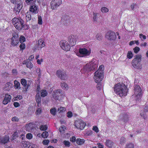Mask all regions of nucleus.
<instances>
[{
    "label": "nucleus",
    "instance_id": "f03ea898",
    "mask_svg": "<svg viewBox=\"0 0 148 148\" xmlns=\"http://www.w3.org/2000/svg\"><path fill=\"white\" fill-rule=\"evenodd\" d=\"M132 62V66L136 69H140L142 68V65L140 63L141 61V56L140 55H136Z\"/></svg>",
    "mask_w": 148,
    "mask_h": 148
},
{
    "label": "nucleus",
    "instance_id": "3c124183",
    "mask_svg": "<svg viewBox=\"0 0 148 148\" xmlns=\"http://www.w3.org/2000/svg\"><path fill=\"white\" fill-rule=\"evenodd\" d=\"M10 83H7L5 84V88L6 90H8L9 88H11V86L10 85Z\"/></svg>",
    "mask_w": 148,
    "mask_h": 148
},
{
    "label": "nucleus",
    "instance_id": "a19ab883",
    "mask_svg": "<svg viewBox=\"0 0 148 148\" xmlns=\"http://www.w3.org/2000/svg\"><path fill=\"white\" fill-rule=\"evenodd\" d=\"M50 113L53 115H55L56 114V109L55 108L51 109L50 110Z\"/></svg>",
    "mask_w": 148,
    "mask_h": 148
},
{
    "label": "nucleus",
    "instance_id": "aec40b11",
    "mask_svg": "<svg viewBox=\"0 0 148 148\" xmlns=\"http://www.w3.org/2000/svg\"><path fill=\"white\" fill-rule=\"evenodd\" d=\"M23 64H26L27 68L31 69L33 67V64L30 61H28L27 60H25L23 62Z\"/></svg>",
    "mask_w": 148,
    "mask_h": 148
},
{
    "label": "nucleus",
    "instance_id": "4d7b16f0",
    "mask_svg": "<svg viewBox=\"0 0 148 148\" xmlns=\"http://www.w3.org/2000/svg\"><path fill=\"white\" fill-rule=\"evenodd\" d=\"M35 0H25V1L27 4L29 5L34 2Z\"/></svg>",
    "mask_w": 148,
    "mask_h": 148
},
{
    "label": "nucleus",
    "instance_id": "6e6552de",
    "mask_svg": "<svg viewBox=\"0 0 148 148\" xmlns=\"http://www.w3.org/2000/svg\"><path fill=\"white\" fill-rule=\"evenodd\" d=\"M61 0H52L51 3V8L53 10H55L62 4Z\"/></svg>",
    "mask_w": 148,
    "mask_h": 148
},
{
    "label": "nucleus",
    "instance_id": "c9c22d12",
    "mask_svg": "<svg viewBox=\"0 0 148 148\" xmlns=\"http://www.w3.org/2000/svg\"><path fill=\"white\" fill-rule=\"evenodd\" d=\"M47 92L45 90H42L41 91V96L42 97H45L47 95Z\"/></svg>",
    "mask_w": 148,
    "mask_h": 148
},
{
    "label": "nucleus",
    "instance_id": "49530a36",
    "mask_svg": "<svg viewBox=\"0 0 148 148\" xmlns=\"http://www.w3.org/2000/svg\"><path fill=\"white\" fill-rule=\"evenodd\" d=\"M96 38L97 40H100L102 38V36L101 34H97L96 36Z\"/></svg>",
    "mask_w": 148,
    "mask_h": 148
},
{
    "label": "nucleus",
    "instance_id": "864d4df0",
    "mask_svg": "<svg viewBox=\"0 0 148 148\" xmlns=\"http://www.w3.org/2000/svg\"><path fill=\"white\" fill-rule=\"evenodd\" d=\"M38 23L40 25H41L42 23V18L40 16H38Z\"/></svg>",
    "mask_w": 148,
    "mask_h": 148
},
{
    "label": "nucleus",
    "instance_id": "393cba45",
    "mask_svg": "<svg viewBox=\"0 0 148 148\" xmlns=\"http://www.w3.org/2000/svg\"><path fill=\"white\" fill-rule=\"evenodd\" d=\"M85 140L84 139H81L80 138H77L76 140V142L78 145H82L84 143Z\"/></svg>",
    "mask_w": 148,
    "mask_h": 148
},
{
    "label": "nucleus",
    "instance_id": "338daca9",
    "mask_svg": "<svg viewBox=\"0 0 148 148\" xmlns=\"http://www.w3.org/2000/svg\"><path fill=\"white\" fill-rule=\"evenodd\" d=\"M12 73L14 75H16L17 74V71L16 69H13L12 70Z\"/></svg>",
    "mask_w": 148,
    "mask_h": 148
},
{
    "label": "nucleus",
    "instance_id": "4be33fe9",
    "mask_svg": "<svg viewBox=\"0 0 148 148\" xmlns=\"http://www.w3.org/2000/svg\"><path fill=\"white\" fill-rule=\"evenodd\" d=\"M14 88L18 90L20 89H21L20 84L19 82L17 81V80H15L14 81Z\"/></svg>",
    "mask_w": 148,
    "mask_h": 148
},
{
    "label": "nucleus",
    "instance_id": "4468645a",
    "mask_svg": "<svg viewBox=\"0 0 148 148\" xmlns=\"http://www.w3.org/2000/svg\"><path fill=\"white\" fill-rule=\"evenodd\" d=\"M45 44L44 41L42 39H40L38 41V43L36 45V47L38 50H40L42 47H45Z\"/></svg>",
    "mask_w": 148,
    "mask_h": 148
},
{
    "label": "nucleus",
    "instance_id": "ddd939ff",
    "mask_svg": "<svg viewBox=\"0 0 148 148\" xmlns=\"http://www.w3.org/2000/svg\"><path fill=\"white\" fill-rule=\"evenodd\" d=\"M56 75L62 80H64L66 78L65 74L63 71L60 70H58L56 72Z\"/></svg>",
    "mask_w": 148,
    "mask_h": 148
},
{
    "label": "nucleus",
    "instance_id": "de8ad7c7",
    "mask_svg": "<svg viewBox=\"0 0 148 148\" xmlns=\"http://www.w3.org/2000/svg\"><path fill=\"white\" fill-rule=\"evenodd\" d=\"M108 9L106 7H103L101 9V11L102 12H108Z\"/></svg>",
    "mask_w": 148,
    "mask_h": 148
},
{
    "label": "nucleus",
    "instance_id": "6e6d98bb",
    "mask_svg": "<svg viewBox=\"0 0 148 148\" xmlns=\"http://www.w3.org/2000/svg\"><path fill=\"white\" fill-rule=\"evenodd\" d=\"M25 46L24 43H21L19 47L21 50H23L25 49Z\"/></svg>",
    "mask_w": 148,
    "mask_h": 148
},
{
    "label": "nucleus",
    "instance_id": "6ab92c4d",
    "mask_svg": "<svg viewBox=\"0 0 148 148\" xmlns=\"http://www.w3.org/2000/svg\"><path fill=\"white\" fill-rule=\"evenodd\" d=\"M0 142L3 144L7 143L9 140V137L8 136H5L1 138Z\"/></svg>",
    "mask_w": 148,
    "mask_h": 148
},
{
    "label": "nucleus",
    "instance_id": "5701e85b",
    "mask_svg": "<svg viewBox=\"0 0 148 148\" xmlns=\"http://www.w3.org/2000/svg\"><path fill=\"white\" fill-rule=\"evenodd\" d=\"M18 43V39H17V40H16V39H15V38H11V44L13 46H14L16 45Z\"/></svg>",
    "mask_w": 148,
    "mask_h": 148
},
{
    "label": "nucleus",
    "instance_id": "a878e982",
    "mask_svg": "<svg viewBox=\"0 0 148 148\" xmlns=\"http://www.w3.org/2000/svg\"><path fill=\"white\" fill-rule=\"evenodd\" d=\"M91 68L90 69V70L92 71L95 70L97 67V65L96 63H91Z\"/></svg>",
    "mask_w": 148,
    "mask_h": 148
},
{
    "label": "nucleus",
    "instance_id": "c03bdc74",
    "mask_svg": "<svg viewBox=\"0 0 148 148\" xmlns=\"http://www.w3.org/2000/svg\"><path fill=\"white\" fill-rule=\"evenodd\" d=\"M63 143L66 147H69L70 145V143L69 141L65 140L63 141Z\"/></svg>",
    "mask_w": 148,
    "mask_h": 148
},
{
    "label": "nucleus",
    "instance_id": "412c9836",
    "mask_svg": "<svg viewBox=\"0 0 148 148\" xmlns=\"http://www.w3.org/2000/svg\"><path fill=\"white\" fill-rule=\"evenodd\" d=\"M114 143L112 140H107L106 142V145L110 148H112L113 146Z\"/></svg>",
    "mask_w": 148,
    "mask_h": 148
},
{
    "label": "nucleus",
    "instance_id": "dca6fc26",
    "mask_svg": "<svg viewBox=\"0 0 148 148\" xmlns=\"http://www.w3.org/2000/svg\"><path fill=\"white\" fill-rule=\"evenodd\" d=\"M23 7L22 3L15 5L14 9V11L16 14H18Z\"/></svg>",
    "mask_w": 148,
    "mask_h": 148
},
{
    "label": "nucleus",
    "instance_id": "774afa93",
    "mask_svg": "<svg viewBox=\"0 0 148 148\" xmlns=\"http://www.w3.org/2000/svg\"><path fill=\"white\" fill-rule=\"evenodd\" d=\"M14 105L15 107H17L19 106V104L17 102H15L14 103Z\"/></svg>",
    "mask_w": 148,
    "mask_h": 148
},
{
    "label": "nucleus",
    "instance_id": "423d86ee",
    "mask_svg": "<svg viewBox=\"0 0 148 148\" xmlns=\"http://www.w3.org/2000/svg\"><path fill=\"white\" fill-rule=\"evenodd\" d=\"M86 123L81 120H78L75 121V126L78 129H83L86 126Z\"/></svg>",
    "mask_w": 148,
    "mask_h": 148
},
{
    "label": "nucleus",
    "instance_id": "7ed1b4c3",
    "mask_svg": "<svg viewBox=\"0 0 148 148\" xmlns=\"http://www.w3.org/2000/svg\"><path fill=\"white\" fill-rule=\"evenodd\" d=\"M12 22L15 27L18 30L22 29V25L24 23L23 21L20 18H14L12 20Z\"/></svg>",
    "mask_w": 148,
    "mask_h": 148
},
{
    "label": "nucleus",
    "instance_id": "f257e3e1",
    "mask_svg": "<svg viewBox=\"0 0 148 148\" xmlns=\"http://www.w3.org/2000/svg\"><path fill=\"white\" fill-rule=\"evenodd\" d=\"M114 88V91L119 96H125L127 95L128 90L126 86L123 83H119L116 84Z\"/></svg>",
    "mask_w": 148,
    "mask_h": 148
},
{
    "label": "nucleus",
    "instance_id": "a211bd4d",
    "mask_svg": "<svg viewBox=\"0 0 148 148\" xmlns=\"http://www.w3.org/2000/svg\"><path fill=\"white\" fill-rule=\"evenodd\" d=\"M30 11L33 13H37L38 11V6L36 5L31 6L30 8Z\"/></svg>",
    "mask_w": 148,
    "mask_h": 148
},
{
    "label": "nucleus",
    "instance_id": "9d476101",
    "mask_svg": "<svg viewBox=\"0 0 148 148\" xmlns=\"http://www.w3.org/2000/svg\"><path fill=\"white\" fill-rule=\"evenodd\" d=\"M78 37L76 35H71L69 36L68 38V41L70 45L73 46L76 44V40Z\"/></svg>",
    "mask_w": 148,
    "mask_h": 148
},
{
    "label": "nucleus",
    "instance_id": "5fc2aeb1",
    "mask_svg": "<svg viewBox=\"0 0 148 148\" xmlns=\"http://www.w3.org/2000/svg\"><path fill=\"white\" fill-rule=\"evenodd\" d=\"M32 137V135L31 133H28L26 135V138H27L30 139Z\"/></svg>",
    "mask_w": 148,
    "mask_h": 148
},
{
    "label": "nucleus",
    "instance_id": "ea45409f",
    "mask_svg": "<svg viewBox=\"0 0 148 148\" xmlns=\"http://www.w3.org/2000/svg\"><path fill=\"white\" fill-rule=\"evenodd\" d=\"M12 35L13 37H12V38L16 39V40H17V39H18V34L16 33H13L12 34Z\"/></svg>",
    "mask_w": 148,
    "mask_h": 148
},
{
    "label": "nucleus",
    "instance_id": "a18cd8bd",
    "mask_svg": "<svg viewBox=\"0 0 148 148\" xmlns=\"http://www.w3.org/2000/svg\"><path fill=\"white\" fill-rule=\"evenodd\" d=\"M98 83L97 85V90H100L102 88V86H101V83H100V82H98Z\"/></svg>",
    "mask_w": 148,
    "mask_h": 148
},
{
    "label": "nucleus",
    "instance_id": "37998d69",
    "mask_svg": "<svg viewBox=\"0 0 148 148\" xmlns=\"http://www.w3.org/2000/svg\"><path fill=\"white\" fill-rule=\"evenodd\" d=\"M66 129V128L64 126H61L59 128V131L61 133H63V132Z\"/></svg>",
    "mask_w": 148,
    "mask_h": 148
},
{
    "label": "nucleus",
    "instance_id": "4c0bfd02",
    "mask_svg": "<svg viewBox=\"0 0 148 148\" xmlns=\"http://www.w3.org/2000/svg\"><path fill=\"white\" fill-rule=\"evenodd\" d=\"M133 54L131 51L128 52L127 56L128 58L130 59H131L133 57Z\"/></svg>",
    "mask_w": 148,
    "mask_h": 148
},
{
    "label": "nucleus",
    "instance_id": "f3484780",
    "mask_svg": "<svg viewBox=\"0 0 148 148\" xmlns=\"http://www.w3.org/2000/svg\"><path fill=\"white\" fill-rule=\"evenodd\" d=\"M11 97V96L10 95L8 94H5L4 100L3 101V104L4 105L8 104L10 102Z\"/></svg>",
    "mask_w": 148,
    "mask_h": 148
},
{
    "label": "nucleus",
    "instance_id": "20e7f679",
    "mask_svg": "<svg viewBox=\"0 0 148 148\" xmlns=\"http://www.w3.org/2000/svg\"><path fill=\"white\" fill-rule=\"evenodd\" d=\"M79 53L77 55L80 57H83L89 56L91 53L90 50L84 48H81L79 49Z\"/></svg>",
    "mask_w": 148,
    "mask_h": 148
},
{
    "label": "nucleus",
    "instance_id": "72a5a7b5",
    "mask_svg": "<svg viewBox=\"0 0 148 148\" xmlns=\"http://www.w3.org/2000/svg\"><path fill=\"white\" fill-rule=\"evenodd\" d=\"M47 127L46 125H42L40 126V129L41 130L45 131L47 130Z\"/></svg>",
    "mask_w": 148,
    "mask_h": 148
},
{
    "label": "nucleus",
    "instance_id": "bb28decb",
    "mask_svg": "<svg viewBox=\"0 0 148 148\" xmlns=\"http://www.w3.org/2000/svg\"><path fill=\"white\" fill-rule=\"evenodd\" d=\"M11 2L15 5L22 3L21 0H10Z\"/></svg>",
    "mask_w": 148,
    "mask_h": 148
},
{
    "label": "nucleus",
    "instance_id": "cd10ccee",
    "mask_svg": "<svg viewBox=\"0 0 148 148\" xmlns=\"http://www.w3.org/2000/svg\"><path fill=\"white\" fill-rule=\"evenodd\" d=\"M36 101L37 103H39L41 101V98L39 94L38 93L36 96Z\"/></svg>",
    "mask_w": 148,
    "mask_h": 148
},
{
    "label": "nucleus",
    "instance_id": "b1692460",
    "mask_svg": "<svg viewBox=\"0 0 148 148\" xmlns=\"http://www.w3.org/2000/svg\"><path fill=\"white\" fill-rule=\"evenodd\" d=\"M128 120V116L126 114H124L123 115V118H121L120 120L126 123L127 122Z\"/></svg>",
    "mask_w": 148,
    "mask_h": 148
},
{
    "label": "nucleus",
    "instance_id": "052dcab7",
    "mask_svg": "<svg viewBox=\"0 0 148 148\" xmlns=\"http://www.w3.org/2000/svg\"><path fill=\"white\" fill-rule=\"evenodd\" d=\"M49 140H45L42 141V143L44 145H47L49 142Z\"/></svg>",
    "mask_w": 148,
    "mask_h": 148
},
{
    "label": "nucleus",
    "instance_id": "58836bf2",
    "mask_svg": "<svg viewBox=\"0 0 148 148\" xmlns=\"http://www.w3.org/2000/svg\"><path fill=\"white\" fill-rule=\"evenodd\" d=\"M126 142V139L123 137H122L120 140V143L122 145H123Z\"/></svg>",
    "mask_w": 148,
    "mask_h": 148
},
{
    "label": "nucleus",
    "instance_id": "f8f14e48",
    "mask_svg": "<svg viewBox=\"0 0 148 148\" xmlns=\"http://www.w3.org/2000/svg\"><path fill=\"white\" fill-rule=\"evenodd\" d=\"M62 90L60 89H58L54 91L53 94V98L56 100H58L59 97L62 95Z\"/></svg>",
    "mask_w": 148,
    "mask_h": 148
},
{
    "label": "nucleus",
    "instance_id": "09e8293b",
    "mask_svg": "<svg viewBox=\"0 0 148 148\" xmlns=\"http://www.w3.org/2000/svg\"><path fill=\"white\" fill-rule=\"evenodd\" d=\"M134 50V51L135 53H137L138 52L140 51V48L137 47H136L135 48H134L133 49Z\"/></svg>",
    "mask_w": 148,
    "mask_h": 148
},
{
    "label": "nucleus",
    "instance_id": "c85d7f7f",
    "mask_svg": "<svg viewBox=\"0 0 148 148\" xmlns=\"http://www.w3.org/2000/svg\"><path fill=\"white\" fill-rule=\"evenodd\" d=\"M134 145L132 143L126 144L125 148H134Z\"/></svg>",
    "mask_w": 148,
    "mask_h": 148
},
{
    "label": "nucleus",
    "instance_id": "473e14b6",
    "mask_svg": "<svg viewBox=\"0 0 148 148\" xmlns=\"http://www.w3.org/2000/svg\"><path fill=\"white\" fill-rule=\"evenodd\" d=\"M21 144L23 145V146L24 147H27L29 144V142L22 141L21 142Z\"/></svg>",
    "mask_w": 148,
    "mask_h": 148
},
{
    "label": "nucleus",
    "instance_id": "1a4fd4ad",
    "mask_svg": "<svg viewBox=\"0 0 148 148\" xmlns=\"http://www.w3.org/2000/svg\"><path fill=\"white\" fill-rule=\"evenodd\" d=\"M60 45L61 48L64 50L68 51L70 49V46L67 42L65 40H62L60 41Z\"/></svg>",
    "mask_w": 148,
    "mask_h": 148
},
{
    "label": "nucleus",
    "instance_id": "9b49d317",
    "mask_svg": "<svg viewBox=\"0 0 148 148\" xmlns=\"http://www.w3.org/2000/svg\"><path fill=\"white\" fill-rule=\"evenodd\" d=\"M21 84L23 86V91L26 92L29 87L30 86V84L28 83H27V81L25 79L23 78L21 80Z\"/></svg>",
    "mask_w": 148,
    "mask_h": 148
},
{
    "label": "nucleus",
    "instance_id": "79ce46f5",
    "mask_svg": "<svg viewBox=\"0 0 148 148\" xmlns=\"http://www.w3.org/2000/svg\"><path fill=\"white\" fill-rule=\"evenodd\" d=\"M19 41L21 43L25 42V39L24 36H21L19 38Z\"/></svg>",
    "mask_w": 148,
    "mask_h": 148
},
{
    "label": "nucleus",
    "instance_id": "8fccbe9b",
    "mask_svg": "<svg viewBox=\"0 0 148 148\" xmlns=\"http://www.w3.org/2000/svg\"><path fill=\"white\" fill-rule=\"evenodd\" d=\"M139 37L142 41L143 40V39H145L146 38V36L143 35L142 34H139Z\"/></svg>",
    "mask_w": 148,
    "mask_h": 148
},
{
    "label": "nucleus",
    "instance_id": "7c9ffc66",
    "mask_svg": "<svg viewBox=\"0 0 148 148\" xmlns=\"http://www.w3.org/2000/svg\"><path fill=\"white\" fill-rule=\"evenodd\" d=\"M61 86L62 88L64 89H66L68 88L67 84L64 82L61 83Z\"/></svg>",
    "mask_w": 148,
    "mask_h": 148
},
{
    "label": "nucleus",
    "instance_id": "2eb2a0df",
    "mask_svg": "<svg viewBox=\"0 0 148 148\" xmlns=\"http://www.w3.org/2000/svg\"><path fill=\"white\" fill-rule=\"evenodd\" d=\"M134 94L139 96L142 94V90L139 85H137L134 87Z\"/></svg>",
    "mask_w": 148,
    "mask_h": 148
},
{
    "label": "nucleus",
    "instance_id": "69168bd1",
    "mask_svg": "<svg viewBox=\"0 0 148 148\" xmlns=\"http://www.w3.org/2000/svg\"><path fill=\"white\" fill-rule=\"evenodd\" d=\"M97 14H96L94 13H93V20L94 21H97V18L96 17Z\"/></svg>",
    "mask_w": 148,
    "mask_h": 148
},
{
    "label": "nucleus",
    "instance_id": "0e129e2a",
    "mask_svg": "<svg viewBox=\"0 0 148 148\" xmlns=\"http://www.w3.org/2000/svg\"><path fill=\"white\" fill-rule=\"evenodd\" d=\"M22 29L23 28L24 29H28V26L26 25H22Z\"/></svg>",
    "mask_w": 148,
    "mask_h": 148
},
{
    "label": "nucleus",
    "instance_id": "603ef678",
    "mask_svg": "<svg viewBox=\"0 0 148 148\" xmlns=\"http://www.w3.org/2000/svg\"><path fill=\"white\" fill-rule=\"evenodd\" d=\"M11 120L12 121L18 122L19 119L17 117L14 116L12 118Z\"/></svg>",
    "mask_w": 148,
    "mask_h": 148
},
{
    "label": "nucleus",
    "instance_id": "c756f323",
    "mask_svg": "<svg viewBox=\"0 0 148 148\" xmlns=\"http://www.w3.org/2000/svg\"><path fill=\"white\" fill-rule=\"evenodd\" d=\"M91 63H89L87 64L84 66V68L86 70L88 71H90L91 70H90V69L91 68Z\"/></svg>",
    "mask_w": 148,
    "mask_h": 148
},
{
    "label": "nucleus",
    "instance_id": "13d9d810",
    "mask_svg": "<svg viewBox=\"0 0 148 148\" xmlns=\"http://www.w3.org/2000/svg\"><path fill=\"white\" fill-rule=\"evenodd\" d=\"M92 130L95 131L96 133H97L99 132V130L98 127L95 126H94L92 128Z\"/></svg>",
    "mask_w": 148,
    "mask_h": 148
},
{
    "label": "nucleus",
    "instance_id": "e433bc0d",
    "mask_svg": "<svg viewBox=\"0 0 148 148\" xmlns=\"http://www.w3.org/2000/svg\"><path fill=\"white\" fill-rule=\"evenodd\" d=\"M26 19L27 22L29 21L31 19V15L29 14L28 12L27 13V14L26 16Z\"/></svg>",
    "mask_w": 148,
    "mask_h": 148
},
{
    "label": "nucleus",
    "instance_id": "680f3d73",
    "mask_svg": "<svg viewBox=\"0 0 148 148\" xmlns=\"http://www.w3.org/2000/svg\"><path fill=\"white\" fill-rule=\"evenodd\" d=\"M70 140L72 142H75L76 141V138L75 136H72L70 138Z\"/></svg>",
    "mask_w": 148,
    "mask_h": 148
},
{
    "label": "nucleus",
    "instance_id": "0eeeda50",
    "mask_svg": "<svg viewBox=\"0 0 148 148\" xmlns=\"http://www.w3.org/2000/svg\"><path fill=\"white\" fill-rule=\"evenodd\" d=\"M106 37L110 41L115 40L116 38L115 33L111 31L108 32L106 35Z\"/></svg>",
    "mask_w": 148,
    "mask_h": 148
},
{
    "label": "nucleus",
    "instance_id": "bf43d9fd",
    "mask_svg": "<svg viewBox=\"0 0 148 148\" xmlns=\"http://www.w3.org/2000/svg\"><path fill=\"white\" fill-rule=\"evenodd\" d=\"M36 73L38 75L39 77H40V69L39 68H38L36 69Z\"/></svg>",
    "mask_w": 148,
    "mask_h": 148
},
{
    "label": "nucleus",
    "instance_id": "e2e57ef3",
    "mask_svg": "<svg viewBox=\"0 0 148 148\" xmlns=\"http://www.w3.org/2000/svg\"><path fill=\"white\" fill-rule=\"evenodd\" d=\"M72 113L71 112L69 111L67 112V116L68 117L71 118L72 116Z\"/></svg>",
    "mask_w": 148,
    "mask_h": 148
},
{
    "label": "nucleus",
    "instance_id": "f704fd0d",
    "mask_svg": "<svg viewBox=\"0 0 148 148\" xmlns=\"http://www.w3.org/2000/svg\"><path fill=\"white\" fill-rule=\"evenodd\" d=\"M41 136L43 138H46L48 136V133L47 131H45L42 133Z\"/></svg>",
    "mask_w": 148,
    "mask_h": 148
},
{
    "label": "nucleus",
    "instance_id": "2f4dec72",
    "mask_svg": "<svg viewBox=\"0 0 148 148\" xmlns=\"http://www.w3.org/2000/svg\"><path fill=\"white\" fill-rule=\"evenodd\" d=\"M66 110L64 107H60L59 108L58 110V112L59 113H62L64 112Z\"/></svg>",
    "mask_w": 148,
    "mask_h": 148
},
{
    "label": "nucleus",
    "instance_id": "39448f33",
    "mask_svg": "<svg viewBox=\"0 0 148 148\" xmlns=\"http://www.w3.org/2000/svg\"><path fill=\"white\" fill-rule=\"evenodd\" d=\"M103 72L102 71L98 70L94 73V77L95 82L97 83L101 81L103 78Z\"/></svg>",
    "mask_w": 148,
    "mask_h": 148
}]
</instances>
